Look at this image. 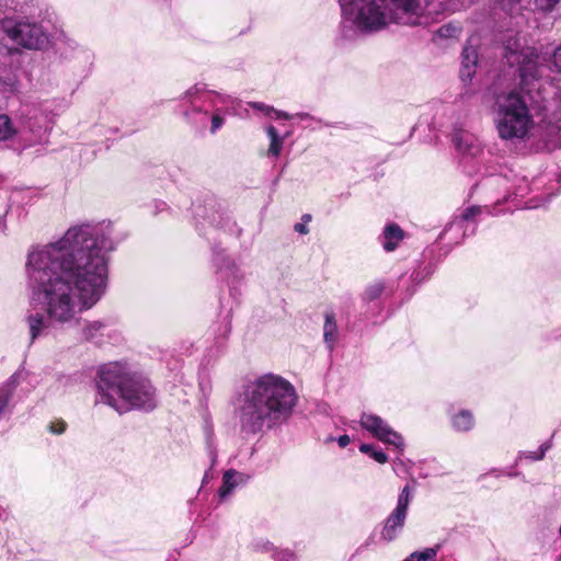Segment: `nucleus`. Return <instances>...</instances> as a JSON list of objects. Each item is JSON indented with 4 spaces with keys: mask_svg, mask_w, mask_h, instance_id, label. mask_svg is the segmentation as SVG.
I'll use <instances>...</instances> for the list:
<instances>
[{
    "mask_svg": "<svg viewBox=\"0 0 561 561\" xmlns=\"http://www.w3.org/2000/svg\"><path fill=\"white\" fill-rule=\"evenodd\" d=\"M117 240L111 221L70 227L56 242L33 247L25 264L30 342L48 336L56 325L76 322L104 296L108 253Z\"/></svg>",
    "mask_w": 561,
    "mask_h": 561,
    "instance_id": "f257e3e1",
    "label": "nucleus"
},
{
    "mask_svg": "<svg viewBox=\"0 0 561 561\" xmlns=\"http://www.w3.org/2000/svg\"><path fill=\"white\" fill-rule=\"evenodd\" d=\"M345 39L379 32L390 24H415L422 16L458 10L463 0H337Z\"/></svg>",
    "mask_w": 561,
    "mask_h": 561,
    "instance_id": "f03ea898",
    "label": "nucleus"
},
{
    "mask_svg": "<svg viewBox=\"0 0 561 561\" xmlns=\"http://www.w3.org/2000/svg\"><path fill=\"white\" fill-rule=\"evenodd\" d=\"M298 401L294 385L280 375H261L244 387L236 408L241 434L256 435L287 421Z\"/></svg>",
    "mask_w": 561,
    "mask_h": 561,
    "instance_id": "7ed1b4c3",
    "label": "nucleus"
},
{
    "mask_svg": "<svg viewBox=\"0 0 561 561\" xmlns=\"http://www.w3.org/2000/svg\"><path fill=\"white\" fill-rule=\"evenodd\" d=\"M503 56L511 67H516L520 89L528 94L542 123L561 130V45L553 53L556 75L551 81L541 80V57L534 48L523 47L517 38L505 42Z\"/></svg>",
    "mask_w": 561,
    "mask_h": 561,
    "instance_id": "20e7f679",
    "label": "nucleus"
},
{
    "mask_svg": "<svg viewBox=\"0 0 561 561\" xmlns=\"http://www.w3.org/2000/svg\"><path fill=\"white\" fill-rule=\"evenodd\" d=\"M96 386L100 401L119 413L131 409L151 411L158 403L156 389L151 382L127 371L118 363L101 367Z\"/></svg>",
    "mask_w": 561,
    "mask_h": 561,
    "instance_id": "39448f33",
    "label": "nucleus"
},
{
    "mask_svg": "<svg viewBox=\"0 0 561 561\" xmlns=\"http://www.w3.org/2000/svg\"><path fill=\"white\" fill-rule=\"evenodd\" d=\"M494 124L501 139H525L534 127L533 115L525 98L518 92L499 95L494 108Z\"/></svg>",
    "mask_w": 561,
    "mask_h": 561,
    "instance_id": "423d86ee",
    "label": "nucleus"
},
{
    "mask_svg": "<svg viewBox=\"0 0 561 561\" xmlns=\"http://www.w3.org/2000/svg\"><path fill=\"white\" fill-rule=\"evenodd\" d=\"M2 30L15 44L27 49H43L49 43L43 26L27 19L5 20Z\"/></svg>",
    "mask_w": 561,
    "mask_h": 561,
    "instance_id": "0eeeda50",
    "label": "nucleus"
},
{
    "mask_svg": "<svg viewBox=\"0 0 561 561\" xmlns=\"http://www.w3.org/2000/svg\"><path fill=\"white\" fill-rule=\"evenodd\" d=\"M210 98L205 84L198 83L188 88L180 98L179 111L183 118L190 124L204 123L207 118V111L203 110V104H208Z\"/></svg>",
    "mask_w": 561,
    "mask_h": 561,
    "instance_id": "6e6552de",
    "label": "nucleus"
},
{
    "mask_svg": "<svg viewBox=\"0 0 561 561\" xmlns=\"http://www.w3.org/2000/svg\"><path fill=\"white\" fill-rule=\"evenodd\" d=\"M359 422L360 426L378 440L391 445L397 449H403L404 442L402 436L393 431L380 416L370 413H363Z\"/></svg>",
    "mask_w": 561,
    "mask_h": 561,
    "instance_id": "1a4fd4ad",
    "label": "nucleus"
},
{
    "mask_svg": "<svg viewBox=\"0 0 561 561\" xmlns=\"http://www.w3.org/2000/svg\"><path fill=\"white\" fill-rule=\"evenodd\" d=\"M411 502L409 486H404L399 494L398 503L393 512L388 516L381 530V538L388 542L394 540L404 526L408 508Z\"/></svg>",
    "mask_w": 561,
    "mask_h": 561,
    "instance_id": "9d476101",
    "label": "nucleus"
},
{
    "mask_svg": "<svg viewBox=\"0 0 561 561\" xmlns=\"http://www.w3.org/2000/svg\"><path fill=\"white\" fill-rule=\"evenodd\" d=\"M451 141L456 150L463 157L474 158L482 152V146L479 139L461 127H454Z\"/></svg>",
    "mask_w": 561,
    "mask_h": 561,
    "instance_id": "9b49d317",
    "label": "nucleus"
},
{
    "mask_svg": "<svg viewBox=\"0 0 561 561\" xmlns=\"http://www.w3.org/2000/svg\"><path fill=\"white\" fill-rule=\"evenodd\" d=\"M478 65V50L472 45H466L461 53L460 78L463 82H470L476 73Z\"/></svg>",
    "mask_w": 561,
    "mask_h": 561,
    "instance_id": "f8f14e48",
    "label": "nucleus"
},
{
    "mask_svg": "<svg viewBox=\"0 0 561 561\" xmlns=\"http://www.w3.org/2000/svg\"><path fill=\"white\" fill-rule=\"evenodd\" d=\"M16 75L12 67L0 64V98H10L16 91Z\"/></svg>",
    "mask_w": 561,
    "mask_h": 561,
    "instance_id": "ddd939ff",
    "label": "nucleus"
},
{
    "mask_svg": "<svg viewBox=\"0 0 561 561\" xmlns=\"http://www.w3.org/2000/svg\"><path fill=\"white\" fill-rule=\"evenodd\" d=\"M403 238L404 232L397 224H388L381 236L383 250L387 252L396 250Z\"/></svg>",
    "mask_w": 561,
    "mask_h": 561,
    "instance_id": "4468645a",
    "label": "nucleus"
},
{
    "mask_svg": "<svg viewBox=\"0 0 561 561\" xmlns=\"http://www.w3.org/2000/svg\"><path fill=\"white\" fill-rule=\"evenodd\" d=\"M247 481L244 474L237 472L232 469L227 470L222 477V485L218 491V495L221 500H225L233 489L240 483H244Z\"/></svg>",
    "mask_w": 561,
    "mask_h": 561,
    "instance_id": "2eb2a0df",
    "label": "nucleus"
},
{
    "mask_svg": "<svg viewBox=\"0 0 561 561\" xmlns=\"http://www.w3.org/2000/svg\"><path fill=\"white\" fill-rule=\"evenodd\" d=\"M265 131L270 139L267 156L278 158L282 153L284 140L289 134L287 133L285 136H279L277 129L273 125L266 126Z\"/></svg>",
    "mask_w": 561,
    "mask_h": 561,
    "instance_id": "dca6fc26",
    "label": "nucleus"
},
{
    "mask_svg": "<svg viewBox=\"0 0 561 561\" xmlns=\"http://www.w3.org/2000/svg\"><path fill=\"white\" fill-rule=\"evenodd\" d=\"M461 33V27L454 23L442 25L433 35V42L436 45H444V41L458 38Z\"/></svg>",
    "mask_w": 561,
    "mask_h": 561,
    "instance_id": "f3484780",
    "label": "nucleus"
},
{
    "mask_svg": "<svg viewBox=\"0 0 561 561\" xmlns=\"http://www.w3.org/2000/svg\"><path fill=\"white\" fill-rule=\"evenodd\" d=\"M324 325H323V339L330 351H333L336 335H337V325L335 322L334 314L332 312H327L324 316Z\"/></svg>",
    "mask_w": 561,
    "mask_h": 561,
    "instance_id": "a211bd4d",
    "label": "nucleus"
},
{
    "mask_svg": "<svg viewBox=\"0 0 561 561\" xmlns=\"http://www.w3.org/2000/svg\"><path fill=\"white\" fill-rule=\"evenodd\" d=\"M453 427L458 432H468L474 426V417L468 410H461L451 417Z\"/></svg>",
    "mask_w": 561,
    "mask_h": 561,
    "instance_id": "6ab92c4d",
    "label": "nucleus"
},
{
    "mask_svg": "<svg viewBox=\"0 0 561 561\" xmlns=\"http://www.w3.org/2000/svg\"><path fill=\"white\" fill-rule=\"evenodd\" d=\"M18 133L11 118L5 114H0V141L10 140L18 135Z\"/></svg>",
    "mask_w": 561,
    "mask_h": 561,
    "instance_id": "aec40b11",
    "label": "nucleus"
},
{
    "mask_svg": "<svg viewBox=\"0 0 561 561\" xmlns=\"http://www.w3.org/2000/svg\"><path fill=\"white\" fill-rule=\"evenodd\" d=\"M249 105L254 110L261 111L266 116H271L272 114H274V117L277 119H280V118L290 119L294 117V115H290L283 111L275 110L274 107L266 105L264 103H261V102H251Z\"/></svg>",
    "mask_w": 561,
    "mask_h": 561,
    "instance_id": "412c9836",
    "label": "nucleus"
},
{
    "mask_svg": "<svg viewBox=\"0 0 561 561\" xmlns=\"http://www.w3.org/2000/svg\"><path fill=\"white\" fill-rule=\"evenodd\" d=\"M385 290V284L382 282H374L369 284L362 294V298L366 302L378 299Z\"/></svg>",
    "mask_w": 561,
    "mask_h": 561,
    "instance_id": "4be33fe9",
    "label": "nucleus"
},
{
    "mask_svg": "<svg viewBox=\"0 0 561 561\" xmlns=\"http://www.w3.org/2000/svg\"><path fill=\"white\" fill-rule=\"evenodd\" d=\"M436 548H426L422 551L411 553L404 561H436Z\"/></svg>",
    "mask_w": 561,
    "mask_h": 561,
    "instance_id": "5701e85b",
    "label": "nucleus"
},
{
    "mask_svg": "<svg viewBox=\"0 0 561 561\" xmlns=\"http://www.w3.org/2000/svg\"><path fill=\"white\" fill-rule=\"evenodd\" d=\"M359 450L363 454L369 455L375 461L386 463L388 461L387 455L381 449H375L370 444H362Z\"/></svg>",
    "mask_w": 561,
    "mask_h": 561,
    "instance_id": "b1692460",
    "label": "nucleus"
},
{
    "mask_svg": "<svg viewBox=\"0 0 561 561\" xmlns=\"http://www.w3.org/2000/svg\"><path fill=\"white\" fill-rule=\"evenodd\" d=\"M104 324L101 321H90L82 328V335L87 340L94 339L103 329Z\"/></svg>",
    "mask_w": 561,
    "mask_h": 561,
    "instance_id": "393cba45",
    "label": "nucleus"
},
{
    "mask_svg": "<svg viewBox=\"0 0 561 561\" xmlns=\"http://www.w3.org/2000/svg\"><path fill=\"white\" fill-rule=\"evenodd\" d=\"M207 92L210 93V95H211V98L208 99V104L213 108H218V105H228L233 102V100L230 95L220 94V93L213 92V91H207Z\"/></svg>",
    "mask_w": 561,
    "mask_h": 561,
    "instance_id": "a878e982",
    "label": "nucleus"
},
{
    "mask_svg": "<svg viewBox=\"0 0 561 561\" xmlns=\"http://www.w3.org/2000/svg\"><path fill=\"white\" fill-rule=\"evenodd\" d=\"M503 7H511L513 4L518 3L520 0H504ZM559 2V0H535V4L538 9L542 11H550L554 8V5Z\"/></svg>",
    "mask_w": 561,
    "mask_h": 561,
    "instance_id": "bb28decb",
    "label": "nucleus"
},
{
    "mask_svg": "<svg viewBox=\"0 0 561 561\" xmlns=\"http://www.w3.org/2000/svg\"><path fill=\"white\" fill-rule=\"evenodd\" d=\"M550 448V445L549 444H542L537 450L535 451H527V453H523L520 456H519V459L522 457H525L527 459H530V460H541L543 459L547 450Z\"/></svg>",
    "mask_w": 561,
    "mask_h": 561,
    "instance_id": "cd10ccee",
    "label": "nucleus"
},
{
    "mask_svg": "<svg viewBox=\"0 0 561 561\" xmlns=\"http://www.w3.org/2000/svg\"><path fill=\"white\" fill-rule=\"evenodd\" d=\"M225 123L224 115L221 113L220 108H214V114L211 116V126H210V133L215 134L218 129L222 127Z\"/></svg>",
    "mask_w": 561,
    "mask_h": 561,
    "instance_id": "c85d7f7f",
    "label": "nucleus"
},
{
    "mask_svg": "<svg viewBox=\"0 0 561 561\" xmlns=\"http://www.w3.org/2000/svg\"><path fill=\"white\" fill-rule=\"evenodd\" d=\"M311 221V215L309 214H305L302 217H301V222H297L295 224L294 226V230L300 234H307L309 232V229H308V222Z\"/></svg>",
    "mask_w": 561,
    "mask_h": 561,
    "instance_id": "c756f323",
    "label": "nucleus"
},
{
    "mask_svg": "<svg viewBox=\"0 0 561 561\" xmlns=\"http://www.w3.org/2000/svg\"><path fill=\"white\" fill-rule=\"evenodd\" d=\"M273 558L275 561H294L295 556L289 550H277L274 552Z\"/></svg>",
    "mask_w": 561,
    "mask_h": 561,
    "instance_id": "7c9ffc66",
    "label": "nucleus"
},
{
    "mask_svg": "<svg viewBox=\"0 0 561 561\" xmlns=\"http://www.w3.org/2000/svg\"><path fill=\"white\" fill-rule=\"evenodd\" d=\"M49 431L53 434H62L66 431V423L64 421L53 422L49 425Z\"/></svg>",
    "mask_w": 561,
    "mask_h": 561,
    "instance_id": "2f4dec72",
    "label": "nucleus"
},
{
    "mask_svg": "<svg viewBox=\"0 0 561 561\" xmlns=\"http://www.w3.org/2000/svg\"><path fill=\"white\" fill-rule=\"evenodd\" d=\"M480 213H481V207L472 206L465 210V213L462 214V218L465 220H470Z\"/></svg>",
    "mask_w": 561,
    "mask_h": 561,
    "instance_id": "473e14b6",
    "label": "nucleus"
},
{
    "mask_svg": "<svg viewBox=\"0 0 561 561\" xmlns=\"http://www.w3.org/2000/svg\"><path fill=\"white\" fill-rule=\"evenodd\" d=\"M339 446L341 448H344L346 447L350 443H351V438L348 435H341L337 439H336Z\"/></svg>",
    "mask_w": 561,
    "mask_h": 561,
    "instance_id": "72a5a7b5",
    "label": "nucleus"
},
{
    "mask_svg": "<svg viewBox=\"0 0 561 561\" xmlns=\"http://www.w3.org/2000/svg\"><path fill=\"white\" fill-rule=\"evenodd\" d=\"M68 44L73 49L79 47L78 43L72 39H68Z\"/></svg>",
    "mask_w": 561,
    "mask_h": 561,
    "instance_id": "f704fd0d",
    "label": "nucleus"
},
{
    "mask_svg": "<svg viewBox=\"0 0 561 561\" xmlns=\"http://www.w3.org/2000/svg\"><path fill=\"white\" fill-rule=\"evenodd\" d=\"M296 116L299 117V118H306V117H308V114L299 113Z\"/></svg>",
    "mask_w": 561,
    "mask_h": 561,
    "instance_id": "c9c22d12",
    "label": "nucleus"
},
{
    "mask_svg": "<svg viewBox=\"0 0 561 561\" xmlns=\"http://www.w3.org/2000/svg\"><path fill=\"white\" fill-rule=\"evenodd\" d=\"M558 182L561 183V173L558 176Z\"/></svg>",
    "mask_w": 561,
    "mask_h": 561,
    "instance_id": "e433bc0d",
    "label": "nucleus"
},
{
    "mask_svg": "<svg viewBox=\"0 0 561 561\" xmlns=\"http://www.w3.org/2000/svg\"><path fill=\"white\" fill-rule=\"evenodd\" d=\"M559 535L561 537V524H560V527H559Z\"/></svg>",
    "mask_w": 561,
    "mask_h": 561,
    "instance_id": "4c0bfd02",
    "label": "nucleus"
}]
</instances>
